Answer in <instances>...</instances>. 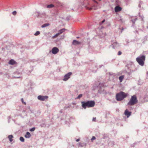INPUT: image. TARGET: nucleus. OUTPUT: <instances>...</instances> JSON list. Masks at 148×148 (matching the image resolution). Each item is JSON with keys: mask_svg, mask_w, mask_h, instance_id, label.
<instances>
[{"mask_svg": "<svg viewBox=\"0 0 148 148\" xmlns=\"http://www.w3.org/2000/svg\"><path fill=\"white\" fill-rule=\"evenodd\" d=\"M60 112L61 113H62V110H61L60 111Z\"/></svg>", "mask_w": 148, "mask_h": 148, "instance_id": "42", "label": "nucleus"}, {"mask_svg": "<svg viewBox=\"0 0 148 148\" xmlns=\"http://www.w3.org/2000/svg\"><path fill=\"white\" fill-rule=\"evenodd\" d=\"M36 13L38 14L37 17H45L46 15V13L45 12H43L41 13H40L38 12H36Z\"/></svg>", "mask_w": 148, "mask_h": 148, "instance_id": "7", "label": "nucleus"}, {"mask_svg": "<svg viewBox=\"0 0 148 148\" xmlns=\"http://www.w3.org/2000/svg\"><path fill=\"white\" fill-rule=\"evenodd\" d=\"M28 108H29V109L30 108V107H29Z\"/></svg>", "mask_w": 148, "mask_h": 148, "instance_id": "49", "label": "nucleus"}, {"mask_svg": "<svg viewBox=\"0 0 148 148\" xmlns=\"http://www.w3.org/2000/svg\"><path fill=\"white\" fill-rule=\"evenodd\" d=\"M85 7L86 9L89 10H91L93 8L94 9V10H96L98 8L97 6L96 5H94L91 8H89L87 6H86Z\"/></svg>", "mask_w": 148, "mask_h": 148, "instance_id": "10", "label": "nucleus"}, {"mask_svg": "<svg viewBox=\"0 0 148 148\" xmlns=\"http://www.w3.org/2000/svg\"><path fill=\"white\" fill-rule=\"evenodd\" d=\"M49 23H45L44 24H43V25H42L41 27L42 28H44V27H46L47 26H48L49 25Z\"/></svg>", "mask_w": 148, "mask_h": 148, "instance_id": "20", "label": "nucleus"}, {"mask_svg": "<svg viewBox=\"0 0 148 148\" xmlns=\"http://www.w3.org/2000/svg\"><path fill=\"white\" fill-rule=\"evenodd\" d=\"M20 140L22 142H24V139L23 137H21L20 138Z\"/></svg>", "mask_w": 148, "mask_h": 148, "instance_id": "24", "label": "nucleus"}, {"mask_svg": "<svg viewBox=\"0 0 148 148\" xmlns=\"http://www.w3.org/2000/svg\"><path fill=\"white\" fill-rule=\"evenodd\" d=\"M142 3V2H141V1L140 2V3L138 5V6L139 7H140V6H141L140 5Z\"/></svg>", "mask_w": 148, "mask_h": 148, "instance_id": "35", "label": "nucleus"}, {"mask_svg": "<svg viewBox=\"0 0 148 148\" xmlns=\"http://www.w3.org/2000/svg\"><path fill=\"white\" fill-rule=\"evenodd\" d=\"M59 35V34L58 33L56 34V35H54L52 37V38H54L57 37Z\"/></svg>", "mask_w": 148, "mask_h": 148, "instance_id": "29", "label": "nucleus"}, {"mask_svg": "<svg viewBox=\"0 0 148 148\" xmlns=\"http://www.w3.org/2000/svg\"><path fill=\"white\" fill-rule=\"evenodd\" d=\"M31 134L29 132H27L26 133V134L25 135V137L26 138H30L31 137Z\"/></svg>", "mask_w": 148, "mask_h": 148, "instance_id": "15", "label": "nucleus"}, {"mask_svg": "<svg viewBox=\"0 0 148 148\" xmlns=\"http://www.w3.org/2000/svg\"><path fill=\"white\" fill-rule=\"evenodd\" d=\"M123 28L122 29V30H121V32H122V31H123Z\"/></svg>", "mask_w": 148, "mask_h": 148, "instance_id": "47", "label": "nucleus"}, {"mask_svg": "<svg viewBox=\"0 0 148 148\" xmlns=\"http://www.w3.org/2000/svg\"><path fill=\"white\" fill-rule=\"evenodd\" d=\"M117 77L116 75L112 73H109V79L110 80H114Z\"/></svg>", "mask_w": 148, "mask_h": 148, "instance_id": "5", "label": "nucleus"}, {"mask_svg": "<svg viewBox=\"0 0 148 148\" xmlns=\"http://www.w3.org/2000/svg\"><path fill=\"white\" fill-rule=\"evenodd\" d=\"M79 38V37H77V38Z\"/></svg>", "mask_w": 148, "mask_h": 148, "instance_id": "48", "label": "nucleus"}, {"mask_svg": "<svg viewBox=\"0 0 148 148\" xmlns=\"http://www.w3.org/2000/svg\"><path fill=\"white\" fill-rule=\"evenodd\" d=\"M101 0H99V1H101Z\"/></svg>", "mask_w": 148, "mask_h": 148, "instance_id": "50", "label": "nucleus"}, {"mask_svg": "<svg viewBox=\"0 0 148 148\" xmlns=\"http://www.w3.org/2000/svg\"><path fill=\"white\" fill-rule=\"evenodd\" d=\"M82 106L84 109L87 107H93L95 105V102L94 101H82L81 102Z\"/></svg>", "mask_w": 148, "mask_h": 148, "instance_id": "1", "label": "nucleus"}, {"mask_svg": "<svg viewBox=\"0 0 148 148\" xmlns=\"http://www.w3.org/2000/svg\"><path fill=\"white\" fill-rule=\"evenodd\" d=\"M40 33V32L39 31H37L34 34V35L35 36H38L39 35Z\"/></svg>", "mask_w": 148, "mask_h": 148, "instance_id": "25", "label": "nucleus"}, {"mask_svg": "<svg viewBox=\"0 0 148 148\" xmlns=\"http://www.w3.org/2000/svg\"><path fill=\"white\" fill-rule=\"evenodd\" d=\"M131 112H129L127 110H126L125 112V114L127 116V118H128L131 115Z\"/></svg>", "mask_w": 148, "mask_h": 148, "instance_id": "12", "label": "nucleus"}, {"mask_svg": "<svg viewBox=\"0 0 148 148\" xmlns=\"http://www.w3.org/2000/svg\"><path fill=\"white\" fill-rule=\"evenodd\" d=\"M124 76L123 75H121V76H120L119 77V79L120 82H121L122 81L124 78Z\"/></svg>", "mask_w": 148, "mask_h": 148, "instance_id": "19", "label": "nucleus"}, {"mask_svg": "<svg viewBox=\"0 0 148 148\" xmlns=\"http://www.w3.org/2000/svg\"><path fill=\"white\" fill-rule=\"evenodd\" d=\"M15 63V62L13 60L11 59L9 61V64L11 65H13Z\"/></svg>", "mask_w": 148, "mask_h": 148, "instance_id": "17", "label": "nucleus"}, {"mask_svg": "<svg viewBox=\"0 0 148 148\" xmlns=\"http://www.w3.org/2000/svg\"><path fill=\"white\" fill-rule=\"evenodd\" d=\"M140 16L141 17V18L143 19V17L142 16H140Z\"/></svg>", "mask_w": 148, "mask_h": 148, "instance_id": "45", "label": "nucleus"}, {"mask_svg": "<svg viewBox=\"0 0 148 148\" xmlns=\"http://www.w3.org/2000/svg\"><path fill=\"white\" fill-rule=\"evenodd\" d=\"M83 95L82 94H80L76 98V99H80L82 96Z\"/></svg>", "mask_w": 148, "mask_h": 148, "instance_id": "23", "label": "nucleus"}, {"mask_svg": "<svg viewBox=\"0 0 148 148\" xmlns=\"http://www.w3.org/2000/svg\"><path fill=\"white\" fill-rule=\"evenodd\" d=\"M103 66V65H100L99 66H100V68H101Z\"/></svg>", "mask_w": 148, "mask_h": 148, "instance_id": "44", "label": "nucleus"}, {"mask_svg": "<svg viewBox=\"0 0 148 148\" xmlns=\"http://www.w3.org/2000/svg\"><path fill=\"white\" fill-rule=\"evenodd\" d=\"M111 0L112 1V2H113L115 0ZM115 1H116V3H118V0H115Z\"/></svg>", "mask_w": 148, "mask_h": 148, "instance_id": "39", "label": "nucleus"}, {"mask_svg": "<svg viewBox=\"0 0 148 148\" xmlns=\"http://www.w3.org/2000/svg\"><path fill=\"white\" fill-rule=\"evenodd\" d=\"M13 136L12 135H9L8 136V138L9 139V140L10 142H11L12 141V138H13Z\"/></svg>", "mask_w": 148, "mask_h": 148, "instance_id": "21", "label": "nucleus"}, {"mask_svg": "<svg viewBox=\"0 0 148 148\" xmlns=\"http://www.w3.org/2000/svg\"><path fill=\"white\" fill-rule=\"evenodd\" d=\"M65 30V29L64 28H63L62 29H61L59 30V33H58L60 35L63 32H64Z\"/></svg>", "mask_w": 148, "mask_h": 148, "instance_id": "18", "label": "nucleus"}, {"mask_svg": "<svg viewBox=\"0 0 148 148\" xmlns=\"http://www.w3.org/2000/svg\"><path fill=\"white\" fill-rule=\"evenodd\" d=\"M96 119V118H95V117L93 118L92 119V121H95Z\"/></svg>", "mask_w": 148, "mask_h": 148, "instance_id": "34", "label": "nucleus"}, {"mask_svg": "<svg viewBox=\"0 0 148 148\" xmlns=\"http://www.w3.org/2000/svg\"><path fill=\"white\" fill-rule=\"evenodd\" d=\"M145 56L142 55L139 56L136 58V60L139 64L141 66H143L144 64V62L145 60Z\"/></svg>", "mask_w": 148, "mask_h": 148, "instance_id": "4", "label": "nucleus"}, {"mask_svg": "<svg viewBox=\"0 0 148 148\" xmlns=\"http://www.w3.org/2000/svg\"><path fill=\"white\" fill-rule=\"evenodd\" d=\"M147 76H148V71L147 72Z\"/></svg>", "mask_w": 148, "mask_h": 148, "instance_id": "46", "label": "nucleus"}, {"mask_svg": "<svg viewBox=\"0 0 148 148\" xmlns=\"http://www.w3.org/2000/svg\"><path fill=\"white\" fill-rule=\"evenodd\" d=\"M121 52L120 51H119L118 53V55H121Z\"/></svg>", "mask_w": 148, "mask_h": 148, "instance_id": "37", "label": "nucleus"}, {"mask_svg": "<svg viewBox=\"0 0 148 148\" xmlns=\"http://www.w3.org/2000/svg\"><path fill=\"white\" fill-rule=\"evenodd\" d=\"M122 8L118 6H116L115 8V11L116 12H118L120 11L121 10Z\"/></svg>", "mask_w": 148, "mask_h": 148, "instance_id": "14", "label": "nucleus"}, {"mask_svg": "<svg viewBox=\"0 0 148 148\" xmlns=\"http://www.w3.org/2000/svg\"><path fill=\"white\" fill-rule=\"evenodd\" d=\"M81 42L76 40H74L73 41L72 44H73L74 45H79L80 44Z\"/></svg>", "mask_w": 148, "mask_h": 148, "instance_id": "16", "label": "nucleus"}, {"mask_svg": "<svg viewBox=\"0 0 148 148\" xmlns=\"http://www.w3.org/2000/svg\"><path fill=\"white\" fill-rule=\"evenodd\" d=\"M72 74L71 72H69L67 74L65 75L64 77V78L63 79V80L64 81H67L70 77V76Z\"/></svg>", "mask_w": 148, "mask_h": 148, "instance_id": "6", "label": "nucleus"}, {"mask_svg": "<svg viewBox=\"0 0 148 148\" xmlns=\"http://www.w3.org/2000/svg\"><path fill=\"white\" fill-rule=\"evenodd\" d=\"M54 6V5L52 4H50V5H48L47 7L48 8H51L53 7Z\"/></svg>", "mask_w": 148, "mask_h": 148, "instance_id": "22", "label": "nucleus"}, {"mask_svg": "<svg viewBox=\"0 0 148 148\" xmlns=\"http://www.w3.org/2000/svg\"><path fill=\"white\" fill-rule=\"evenodd\" d=\"M126 97V94L122 91L117 94L116 95V99L118 101H120L123 100Z\"/></svg>", "mask_w": 148, "mask_h": 148, "instance_id": "2", "label": "nucleus"}, {"mask_svg": "<svg viewBox=\"0 0 148 148\" xmlns=\"http://www.w3.org/2000/svg\"><path fill=\"white\" fill-rule=\"evenodd\" d=\"M35 14H36V16L37 17V15H38V14H37V13H36V12H35Z\"/></svg>", "mask_w": 148, "mask_h": 148, "instance_id": "43", "label": "nucleus"}, {"mask_svg": "<svg viewBox=\"0 0 148 148\" xmlns=\"http://www.w3.org/2000/svg\"><path fill=\"white\" fill-rule=\"evenodd\" d=\"M138 101L136 96L135 95H134L132 96L131 98L127 103V105L130 106L134 105L137 103Z\"/></svg>", "mask_w": 148, "mask_h": 148, "instance_id": "3", "label": "nucleus"}, {"mask_svg": "<svg viewBox=\"0 0 148 148\" xmlns=\"http://www.w3.org/2000/svg\"><path fill=\"white\" fill-rule=\"evenodd\" d=\"M133 72V70H131L130 72H127V73L128 75H130L132 74V73Z\"/></svg>", "mask_w": 148, "mask_h": 148, "instance_id": "26", "label": "nucleus"}, {"mask_svg": "<svg viewBox=\"0 0 148 148\" xmlns=\"http://www.w3.org/2000/svg\"><path fill=\"white\" fill-rule=\"evenodd\" d=\"M40 126L42 127H44L45 126V123H43L41 124L40 125Z\"/></svg>", "mask_w": 148, "mask_h": 148, "instance_id": "32", "label": "nucleus"}, {"mask_svg": "<svg viewBox=\"0 0 148 148\" xmlns=\"http://www.w3.org/2000/svg\"><path fill=\"white\" fill-rule=\"evenodd\" d=\"M36 129V128L34 127H32L29 129V131L31 132L34 131Z\"/></svg>", "mask_w": 148, "mask_h": 148, "instance_id": "27", "label": "nucleus"}, {"mask_svg": "<svg viewBox=\"0 0 148 148\" xmlns=\"http://www.w3.org/2000/svg\"><path fill=\"white\" fill-rule=\"evenodd\" d=\"M93 1L95 2V3H96L97 4H98V2H97L95 0H93Z\"/></svg>", "mask_w": 148, "mask_h": 148, "instance_id": "36", "label": "nucleus"}, {"mask_svg": "<svg viewBox=\"0 0 148 148\" xmlns=\"http://www.w3.org/2000/svg\"><path fill=\"white\" fill-rule=\"evenodd\" d=\"M79 140H80V139H79V138H78V139H77V140H76V141L77 142H78V141H79Z\"/></svg>", "mask_w": 148, "mask_h": 148, "instance_id": "41", "label": "nucleus"}, {"mask_svg": "<svg viewBox=\"0 0 148 148\" xmlns=\"http://www.w3.org/2000/svg\"><path fill=\"white\" fill-rule=\"evenodd\" d=\"M105 19H104L101 22V23L100 24H101L102 23H104L105 21Z\"/></svg>", "mask_w": 148, "mask_h": 148, "instance_id": "38", "label": "nucleus"}, {"mask_svg": "<svg viewBox=\"0 0 148 148\" xmlns=\"http://www.w3.org/2000/svg\"><path fill=\"white\" fill-rule=\"evenodd\" d=\"M77 145L78 147H85L86 145V143H82L81 142H79L77 144Z\"/></svg>", "mask_w": 148, "mask_h": 148, "instance_id": "11", "label": "nucleus"}, {"mask_svg": "<svg viewBox=\"0 0 148 148\" xmlns=\"http://www.w3.org/2000/svg\"><path fill=\"white\" fill-rule=\"evenodd\" d=\"M21 100L23 103L25 104H26V103L25 102H23V98L21 99Z\"/></svg>", "mask_w": 148, "mask_h": 148, "instance_id": "33", "label": "nucleus"}, {"mask_svg": "<svg viewBox=\"0 0 148 148\" xmlns=\"http://www.w3.org/2000/svg\"><path fill=\"white\" fill-rule=\"evenodd\" d=\"M8 122H9V120H10L11 119V117L10 116H9L8 117Z\"/></svg>", "mask_w": 148, "mask_h": 148, "instance_id": "40", "label": "nucleus"}, {"mask_svg": "<svg viewBox=\"0 0 148 148\" xmlns=\"http://www.w3.org/2000/svg\"><path fill=\"white\" fill-rule=\"evenodd\" d=\"M113 46V48L115 49L119 46V44L117 42H115L112 44Z\"/></svg>", "mask_w": 148, "mask_h": 148, "instance_id": "13", "label": "nucleus"}, {"mask_svg": "<svg viewBox=\"0 0 148 148\" xmlns=\"http://www.w3.org/2000/svg\"><path fill=\"white\" fill-rule=\"evenodd\" d=\"M137 20V18H136L134 19H132V22L134 24H135V21H136Z\"/></svg>", "mask_w": 148, "mask_h": 148, "instance_id": "28", "label": "nucleus"}, {"mask_svg": "<svg viewBox=\"0 0 148 148\" xmlns=\"http://www.w3.org/2000/svg\"><path fill=\"white\" fill-rule=\"evenodd\" d=\"M12 14L14 15H15L16 14V11H13L12 12Z\"/></svg>", "mask_w": 148, "mask_h": 148, "instance_id": "30", "label": "nucleus"}, {"mask_svg": "<svg viewBox=\"0 0 148 148\" xmlns=\"http://www.w3.org/2000/svg\"><path fill=\"white\" fill-rule=\"evenodd\" d=\"M58 49L56 47H53L52 49L51 52L53 54H56L59 51Z\"/></svg>", "mask_w": 148, "mask_h": 148, "instance_id": "9", "label": "nucleus"}, {"mask_svg": "<svg viewBox=\"0 0 148 148\" xmlns=\"http://www.w3.org/2000/svg\"><path fill=\"white\" fill-rule=\"evenodd\" d=\"M96 139V138L95 136H93L92 137V138L91 139V140L92 141L93 140H95Z\"/></svg>", "mask_w": 148, "mask_h": 148, "instance_id": "31", "label": "nucleus"}, {"mask_svg": "<svg viewBox=\"0 0 148 148\" xmlns=\"http://www.w3.org/2000/svg\"><path fill=\"white\" fill-rule=\"evenodd\" d=\"M48 98V97L47 96H43L42 95H39L37 97L38 100L42 101H44L45 100Z\"/></svg>", "mask_w": 148, "mask_h": 148, "instance_id": "8", "label": "nucleus"}]
</instances>
